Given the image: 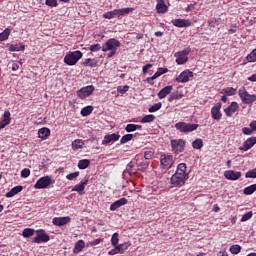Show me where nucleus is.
Listing matches in <instances>:
<instances>
[{"label":"nucleus","instance_id":"8","mask_svg":"<svg viewBox=\"0 0 256 256\" xmlns=\"http://www.w3.org/2000/svg\"><path fill=\"white\" fill-rule=\"evenodd\" d=\"M239 97L242 100V103H245L246 105H249V103H253L254 101H256V96L249 94V92L245 90V87L239 89Z\"/></svg>","mask_w":256,"mask_h":256},{"label":"nucleus","instance_id":"34","mask_svg":"<svg viewBox=\"0 0 256 256\" xmlns=\"http://www.w3.org/2000/svg\"><path fill=\"white\" fill-rule=\"evenodd\" d=\"M83 249H85V241L79 240L74 246L73 253H81Z\"/></svg>","mask_w":256,"mask_h":256},{"label":"nucleus","instance_id":"51","mask_svg":"<svg viewBox=\"0 0 256 256\" xmlns=\"http://www.w3.org/2000/svg\"><path fill=\"white\" fill-rule=\"evenodd\" d=\"M245 177L246 179H256V168L248 171L246 174H245Z\"/></svg>","mask_w":256,"mask_h":256},{"label":"nucleus","instance_id":"10","mask_svg":"<svg viewBox=\"0 0 256 256\" xmlns=\"http://www.w3.org/2000/svg\"><path fill=\"white\" fill-rule=\"evenodd\" d=\"M51 237L49 236V234L45 233V230L40 229L37 231V235L34 238L33 242L34 243H48V241H50Z\"/></svg>","mask_w":256,"mask_h":256},{"label":"nucleus","instance_id":"33","mask_svg":"<svg viewBox=\"0 0 256 256\" xmlns=\"http://www.w3.org/2000/svg\"><path fill=\"white\" fill-rule=\"evenodd\" d=\"M222 95H226L227 97H232L233 95H237V90L233 87H226L220 92Z\"/></svg>","mask_w":256,"mask_h":256},{"label":"nucleus","instance_id":"15","mask_svg":"<svg viewBox=\"0 0 256 256\" xmlns=\"http://www.w3.org/2000/svg\"><path fill=\"white\" fill-rule=\"evenodd\" d=\"M256 145V136L248 138L244 141L243 145L239 148L240 151H249Z\"/></svg>","mask_w":256,"mask_h":256},{"label":"nucleus","instance_id":"55","mask_svg":"<svg viewBox=\"0 0 256 256\" xmlns=\"http://www.w3.org/2000/svg\"><path fill=\"white\" fill-rule=\"evenodd\" d=\"M45 5L47 7H58L59 3H57V0H46Z\"/></svg>","mask_w":256,"mask_h":256},{"label":"nucleus","instance_id":"12","mask_svg":"<svg viewBox=\"0 0 256 256\" xmlns=\"http://www.w3.org/2000/svg\"><path fill=\"white\" fill-rule=\"evenodd\" d=\"M160 163L163 169H171L173 167V156L162 154L160 156Z\"/></svg>","mask_w":256,"mask_h":256},{"label":"nucleus","instance_id":"22","mask_svg":"<svg viewBox=\"0 0 256 256\" xmlns=\"http://www.w3.org/2000/svg\"><path fill=\"white\" fill-rule=\"evenodd\" d=\"M88 183H89V178H87L84 181H81L79 184L75 185L72 188V191H76V193H78V195H83V193L85 191V185H87Z\"/></svg>","mask_w":256,"mask_h":256},{"label":"nucleus","instance_id":"39","mask_svg":"<svg viewBox=\"0 0 256 256\" xmlns=\"http://www.w3.org/2000/svg\"><path fill=\"white\" fill-rule=\"evenodd\" d=\"M229 251L232 255H239V253H241V245L234 244L229 248Z\"/></svg>","mask_w":256,"mask_h":256},{"label":"nucleus","instance_id":"3","mask_svg":"<svg viewBox=\"0 0 256 256\" xmlns=\"http://www.w3.org/2000/svg\"><path fill=\"white\" fill-rule=\"evenodd\" d=\"M175 129L180 133H193V131H196V129H199V124L178 122L175 124Z\"/></svg>","mask_w":256,"mask_h":256},{"label":"nucleus","instance_id":"62","mask_svg":"<svg viewBox=\"0 0 256 256\" xmlns=\"http://www.w3.org/2000/svg\"><path fill=\"white\" fill-rule=\"evenodd\" d=\"M151 67H153V64H146L145 66H143L142 68V73L144 75H147V70L151 69Z\"/></svg>","mask_w":256,"mask_h":256},{"label":"nucleus","instance_id":"26","mask_svg":"<svg viewBox=\"0 0 256 256\" xmlns=\"http://www.w3.org/2000/svg\"><path fill=\"white\" fill-rule=\"evenodd\" d=\"M129 175V177H133V175H137V170H135V164L130 162L126 166V171H124V175Z\"/></svg>","mask_w":256,"mask_h":256},{"label":"nucleus","instance_id":"57","mask_svg":"<svg viewBox=\"0 0 256 256\" xmlns=\"http://www.w3.org/2000/svg\"><path fill=\"white\" fill-rule=\"evenodd\" d=\"M117 91H118V93H121L123 95L124 93H127V91H129V86L128 85L119 86L117 88Z\"/></svg>","mask_w":256,"mask_h":256},{"label":"nucleus","instance_id":"9","mask_svg":"<svg viewBox=\"0 0 256 256\" xmlns=\"http://www.w3.org/2000/svg\"><path fill=\"white\" fill-rule=\"evenodd\" d=\"M94 91L95 86L93 85L82 87L77 91V97H79V99H87V97H91V95H93Z\"/></svg>","mask_w":256,"mask_h":256},{"label":"nucleus","instance_id":"44","mask_svg":"<svg viewBox=\"0 0 256 256\" xmlns=\"http://www.w3.org/2000/svg\"><path fill=\"white\" fill-rule=\"evenodd\" d=\"M9 51H25V45L19 46L18 44H11L9 46Z\"/></svg>","mask_w":256,"mask_h":256},{"label":"nucleus","instance_id":"23","mask_svg":"<svg viewBox=\"0 0 256 256\" xmlns=\"http://www.w3.org/2000/svg\"><path fill=\"white\" fill-rule=\"evenodd\" d=\"M127 205V198H121L110 205V211H117L119 207Z\"/></svg>","mask_w":256,"mask_h":256},{"label":"nucleus","instance_id":"4","mask_svg":"<svg viewBox=\"0 0 256 256\" xmlns=\"http://www.w3.org/2000/svg\"><path fill=\"white\" fill-rule=\"evenodd\" d=\"M189 53H191V48H185L184 50L176 52L174 57H176L177 65H185V63L189 61Z\"/></svg>","mask_w":256,"mask_h":256},{"label":"nucleus","instance_id":"17","mask_svg":"<svg viewBox=\"0 0 256 256\" xmlns=\"http://www.w3.org/2000/svg\"><path fill=\"white\" fill-rule=\"evenodd\" d=\"M191 77H193V72L185 70L181 72L178 77H176V81L177 83H187Z\"/></svg>","mask_w":256,"mask_h":256},{"label":"nucleus","instance_id":"32","mask_svg":"<svg viewBox=\"0 0 256 256\" xmlns=\"http://www.w3.org/2000/svg\"><path fill=\"white\" fill-rule=\"evenodd\" d=\"M130 247H131V242H124L122 244L116 245V249L120 254L125 253V251H127V249H129Z\"/></svg>","mask_w":256,"mask_h":256},{"label":"nucleus","instance_id":"40","mask_svg":"<svg viewBox=\"0 0 256 256\" xmlns=\"http://www.w3.org/2000/svg\"><path fill=\"white\" fill-rule=\"evenodd\" d=\"M256 191V184H252L246 188H244L243 193L244 195H253V193Z\"/></svg>","mask_w":256,"mask_h":256},{"label":"nucleus","instance_id":"54","mask_svg":"<svg viewBox=\"0 0 256 256\" xmlns=\"http://www.w3.org/2000/svg\"><path fill=\"white\" fill-rule=\"evenodd\" d=\"M209 27L215 28L219 25V20L217 18H212L208 21Z\"/></svg>","mask_w":256,"mask_h":256},{"label":"nucleus","instance_id":"6","mask_svg":"<svg viewBox=\"0 0 256 256\" xmlns=\"http://www.w3.org/2000/svg\"><path fill=\"white\" fill-rule=\"evenodd\" d=\"M121 47V42L115 38H110L102 46V51L107 53V51L114 50L117 51V48Z\"/></svg>","mask_w":256,"mask_h":256},{"label":"nucleus","instance_id":"42","mask_svg":"<svg viewBox=\"0 0 256 256\" xmlns=\"http://www.w3.org/2000/svg\"><path fill=\"white\" fill-rule=\"evenodd\" d=\"M153 121H155V115L148 114L141 119L140 123H153Z\"/></svg>","mask_w":256,"mask_h":256},{"label":"nucleus","instance_id":"2","mask_svg":"<svg viewBox=\"0 0 256 256\" xmlns=\"http://www.w3.org/2000/svg\"><path fill=\"white\" fill-rule=\"evenodd\" d=\"M135 8H121L114 9L113 11H108L103 14L104 19H115V17H123V15H129V13H133Z\"/></svg>","mask_w":256,"mask_h":256},{"label":"nucleus","instance_id":"19","mask_svg":"<svg viewBox=\"0 0 256 256\" xmlns=\"http://www.w3.org/2000/svg\"><path fill=\"white\" fill-rule=\"evenodd\" d=\"M172 24L174 25V27H179V28L191 27V25H193L191 20H189V19H181V18H177V19L173 20Z\"/></svg>","mask_w":256,"mask_h":256},{"label":"nucleus","instance_id":"52","mask_svg":"<svg viewBox=\"0 0 256 256\" xmlns=\"http://www.w3.org/2000/svg\"><path fill=\"white\" fill-rule=\"evenodd\" d=\"M251 217H253V212L249 211L242 216L240 221H241V223H245V221H249V219H251Z\"/></svg>","mask_w":256,"mask_h":256},{"label":"nucleus","instance_id":"20","mask_svg":"<svg viewBox=\"0 0 256 256\" xmlns=\"http://www.w3.org/2000/svg\"><path fill=\"white\" fill-rule=\"evenodd\" d=\"M121 135L119 134H109V135H105L104 139L102 140V145H109V143H115V141H119Z\"/></svg>","mask_w":256,"mask_h":256},{"label":"nucleus","instance_id":"43","mask_svg":"<svg viewBox=\"0 0 256 256\" xmlns=\"http://www.w3.org/2000/svg\"><path fill=\"white\" fill-rule=\"evenodd\" d=\"M22 235L25 238L33 237V235H35V230L31 228H26L23 230Z\"/></svg>","mask_w":256,"mask_h":256},{"label":"nucleus","instance_id":"27","mask_svg":"<svg viewBox=\"0 0 256 256\" xmlns=\"http://www.w3.org/2000/svg\"><path fill=\"white\" fill-rule=\"evenodd\" d=\"M83 67H98L99 66V61L95 58H88L85 59V61L82 63Z\"/></svg>","mask_w":256,"mask_h":256},{"label":"nucleus","instance_id":"45","mask_svg":"<svg viewBox=\"0 0 256 256\" xmlns=\"http://www.w3.org/2000/svg\"><path fill=\"white\" fill-rule=\"evenodd\" d=\"M133 140V134H125L120 139L121 145H125V143H129V141Z\"/></svg>","mask_w":256,"mask_h":256},{"label":"nucleus","instance_id":"25","mask_svg":"<svg viewBox=\"0 0 256 256\" xmlns=\"http://www.w3.org/2000/svg\"><path fill=\"white\" fill-rule=\"evenodd\" d=\"M173 91V86H165L158 92V99H165Z\"/></svg>","mask_w":256,"mask_h":256},{"label":"nucleus","instance_id":"38","mask_svg":"<svg viewBox=\"0 0 256 256\" xmlns=\"http://www.w3.org/2000/svg\"><path fill=\"white\" fill-rule=\"evenodd\" d=\"M81 115L82 117H88L91 113H93V106H86L81 109Z\"/></svg>","mask_w":256,"mask_h":256},{"label":"nucleus","instance_id":"1","mask_svg":"<svg viewBox=\"0 0 256 256\" xmlns=\"http://www.w3.org/2000/svg\"><path fill=\"white\" fill-rule=\"evenodd\" d=\"M80 59H83V52L81 50L70 51L65 55L64 63L69 65V67H73V65L79 63Z\"/></svg>","mask_w":256,"mask_h":256},{"label":"nucleus","instance_id":"5","mask_svg":"<svg viewBox=\"0 0 256 256\" xmlns=\"http://www.w3.org/2000/svg\"><path fill=\"white\" fill-rule=\"evenodd\" d=\"M55 181L51 176H44L38 179L34 185V189H47L49 186L53 185Z\"/></svg>","mask_w":256,"mask_h":256},{"label":"nucleus","instance_id":"59","mask_svg":"<svg viewBox=\"0 0 256 256\" xmlns=\"http://www.w3.org/2000/svg\"><path fill=\"white\" fill-rule=\"evenodd\" d=\"M4 121H8V123H11V112L9 110H6L3 114Z\"/></svg>","mask_w":256,"mask_h":256},{"label":"nucleus","instance_id":"46","mask_svg":"<svg viewBox=\"0 0 256 256\" xmlns=\"http://www.w3.org/2000/svg\"><path fill=\"white\" fill-rule=\"evenodd\" d=\"M139 171H145L149 167V162L147 160H142L140 163L137 164Z\"/></svg>","mask_w":256,"mask_h":256},{"label":"nucleus","instance_id":"7","mask_svg":"<svg viewBox=\"0 0 256 256\" xmlns=\"http://www.w3.org/2000/svg\"><path fill=\"white\" fill-rule=\"evenodd\" d=\"M171 149L175 153V155H179V153H183L185 151V140L183 139H174L171 140Z\"/></svg>","mask_w":256,"mask_h":256},{"label":"nucleus","instance_id":"14","mask_svg":"<svg viewBox=\"0 0 256 256\" xmlns=\"http://www.w3.org/2000/svg\"><path fill=\"white\" fill-rule=\"evenodd\" d=\"M175 174L182 177L183 179H189V172H187V164H178Z\"/></svg>","mask_w":256,"mask_h":256},{"label":"nucleus","instance_id":"29","mask_svg":"<svg viewBox=\"0 0 256 256\" xmlns=\"http://www.w3.org/2000/svg\"><path fill=\"white\" fill-rule=\"evenodd\" d=\"M183 97H185V94H183V91L177 90L170 95V97L168 98V101L171 103L175 100L183 99Z\"/></svg>","mask_w":256,"mask_h":256},{"label":"nucleus","instance_id":"61","mask_svg":"<svg viewBox=\"0 0 256 256\" xmlns=\"http://www.w3.org/2000/svg\"><path fill=\"white\" fill-rule=\"evenodd\" d=\"M11 124V122H8L7 120H2V121H0V131H1V129H5L6 127H7V125H10Z\"/></svg>","mask_w":256,"mask_h":256},{"label":"nucleus","instance_id":"24","mask_svg":"<svg viewBox=\"0 0 256 256\" xmlns=\"http://www.w3.org/2000/svg\"><path fill=\"white\" fill-rule=\"evenodd\" d=\"M156 11L157 13H167V11H169L165 0H157Z\"/></svg>","mask_w":256,"mask_h":256},{"label":"nucleus","instance_id":"31","mask_svg":"<svg viewBox=\"0 0 256 256\" xmlns=\"http://www.w3.org/2000/svg\"><path fill=\"white\" fill-rule=\"evenodd\" d=\"M85 147V142L81 139H76L72 142L73 151H79V149H83Z\"/></svg>","mask_w":256,"mask_h":256},{"label":"nucleus","instance_id":"36","mask_svg":"<svg viewBox=\"0 0 256 256\" xmlns=\"http://www.w3.org/2000/svg\"><path fill=\"white\" fill-rule=\"evenodd\" d=\"M248 63H255L256 62V48L253 49L247 56H246Z\"/></svg>","mask_w":256,"mask_h":256},{"label":"nucleus","instance_id":"21","mask_svg":"<svg viewBox=\"0 0 256 256\" xmlns=\"http://www.w3.org/2000/svg\"><path fill=\"white\" fill-rule=\"evenodd\" d=\"M224 177L229 181H237L241 179V172H235L233 170H227L224 172Z\"/></svg>","mask_w":256,"mask_h":256},{"label":"nucleus","instance_id":"58","mask_svg":"<svg viewBox=\"0 0 256 256\" xmlns=\"http://www.w3.org/2000/svg\"><path fill=\"white\" fill-rule=\"evenodd\" d=\"M78 176H79V172H73L68 174L66 176V179H68V181H73V179H77Z\"/></svg>","mask_w":256,"mask_h":256},{"label":"nucleus","instance_id":"60","mask_svg":"<svg viewBox=\"0 0 256 256\" xmlns=\"http://www.w3.org/2000/svg\"><path fill=\"white\" fill-rule=\"evenodd\" d=\"M242 133L244 135H253V130H251V128L244 127V128H242Z\"/></svg>","mask_w":256,"mask_h":256},{"label":"nucleus","instance_id":"18","mask_svg":"<svg viewBox=\"0 0 256 256\" xmlns=\"http://www.w3.org/2000/svg\"><path fill=\"white\" fill-rule=\"evenodd\" d=\"M53 225L56 227H63V225H67V223H71V218L69 216L65 217H55L52 220Z\"/></svg>","mask_w":256,"mask_h":256},{"label":"nucleus","instance_id":"13","mask_svg":"<svg viewBox=\"0 0 256 256\" xmlns=\"http://www.w3.org/2000/svg\"><path fill=\"white\" fill-rule=\"evenodd\" d=\"M187 179L183 178L182 176H178V174H173L170 178V183L173 187H183Z\"/></svg>","mask_w":256,"mask_h":256},{"label":"nucleus","instance_id":"56","mask_svg":"<svg viewBox=\"0 0 256 256\" xmlns=\"http://www.w3.org/2000/svg\"><path fill=\"white\" fill-rule=\"evenodd\" d=\"M29 175H31V170L29 168H24L21 171V177H23V179H27V177H29Z\"/></svg>","mask_w":256,"mask_h":256},{"label":"nucleus","instance_id":"49","mask_svg":"<svg viewBox=\"0 0 256 256\" xmlns=\"http://www.w3.org/2000/svg\"><path fill=\"white\" fill-rule=\"evenodd\" d=\"M89 51H91L92 53H97V51H103V47H101V44L99 43L92 44L89 47Z\"/></svg>","mask_w":256,"mask_h":256},{"label":"nucleus","instance_id":"63","mask_svg":"<svg viewBox=\"0 0 256 256\" xmlns=\"http://www.w3.org/2000/svg\"><path fill=\"white\" fill-rule=\"evenodd\" d=\"M157 71L159 72L160 75H165V73H169V69L163 67L158 68Z\"/></svg>","mask_w":256,"mask_h":256},{"label":"nucleus","instance_id":"37","mask_svg":"<svg viewBox=\"0 0 256 256\" xmlns=\"http://www.w3.org/2000/svg\"><path fill=\"white\" fill-rule=\"evenodd\" d=\"M11 35V29L6 28L3 32L0 33V41H7Z\"/></svg>","mask_w":256,"mask_h":256},{"label":"nucleus","instance_id":"47","mask_svg":"<svg viewBox=\"0 0 256 256\" xmlns=\"http://www.w3.org/2000/svg\"><path fill=\"white\" fill-rule=\"evenodd\" d=\"M161 107H163V104L161 102H158V103L152 105L148 109V111H149V113H155V112L159 111V109H161Z\"/></svg>","mask_w":256,"mask_h":256},{"label":"nucleus","instance_id":"35","mask_svg":"<svg viewBox=\"0 0 256 256\" xmlns=\"http://www.w3.org/2000/svg\"><path fill=\"white\" fill-rule=\"evenodd\" d=\"M91 165V161L89 159H82L78 162V169H87Z\"/></svg>","mask_w":256,"mask_h":256},{"label":"nucleus","instance_id":"30","mask_svg":"<svg viewBox=\"0 0 256 256\" xmlns=\"http://www.w3.org/2000/svg\"><path fill=\"white\" fill-rule=\"evenodd\" d=\"M23 191V186H16L13 187L9 192L6 193V197L10 199L11 197H15L18 193H21Z\"/></svg>","mask_w":256,"mask_h":256},{"label":"nucleus","instance_id":"11","mask_svg":"<svg viewBox=\"0 0 256 256\" xmlns=\"http://www.w3.org/2000/svg\"><path fill=\"white\" fill-rule=\"evenodd\" d=\"M221 107V102H218L211 108V117L214 119V121H221V117H223V114L221 113Z\"/></svg>","mask_w":256,"mask_h":256},{"label":"nucleus","instance_id":"64","mask_svg":"<svg viewBox=\"0 0 256 256\" xmlns=\"http://www.w3.org/2000/svg\"><path fill=\"white\" fill-rule=\"evenodd\" d=\"M19 65H21V62H13L12 71H19Z\"/></svg>","mask_w":256,"mask_h":256},{"label":"nucleus","instance_id":"41","mask_svg":"<svg viewBox=\"0 0 256 256\" xmlns=\"http://www.w3.org/2000/svg\"><path fill=\"white\" fill-rule=\"evenodd\" d=\"M153 155H155V151L153 150V148L144 151V159L146 161H149V159H153Z\"/></svg>","mask_w":256,"mask_h":256},{"label":"nucleus","instance_id":"48","mask_svg":"<svg viewBox=\"0 0 256 256\" xmlns=\"http://www.w3.org/2000/svg\"><path fill=\"white\" fill-rule=\"evenodd\" d=\"M119 244V233L115 232L111 237V245L112 247H117Z\"/></svg>","mask_w":256,"mask_h":256},{"label":"nucleus","instance_id":"16","mask_svg":"<svg viewBox=\"0 0 256 256\" xmlns=\"http://www.w3.org/2000/svg\"><path fill=\"white\" fill-rule=\"evenodd\" d=\"M239 111V103L232 102L227 108L224 109V113L226 117H233L234 113Z\"/></svg>","mask_w":256,"mask_h":256},{"label":"nucleus","instance_id":"53","mask_svg":"<svg viewBox=\"0 0 256 256\" xmlns=\"http://www.w3.org/2000/svg\"><path fill=\"white\" fill-rule=\"evenodd\" d=\"M125 131H126L127 133H133V131H137L136 124H128V125L125 127Z\"/></svg>","mask_w":256,"mask_h":256},{"label":"nucleus","instance_id":"28","mask_svg":"<svg viewBox=\"0 0 256 256\" xmlns=\"http://www.w3.org/2000/svg\"><path fill=\"white\" fill-rule=\"evenodd\" d=\"M50 135H51V130L49 128L44 127L38 130V137L40 139H43V140L48 139Z\"/></svg>","mask_w":256,"mask_h":256},{"label":"nucleus","instance_id":"50","mask_svg":"<svg viewBox=\"0 0 256 256\" xmlns=\"http://www.w3.org/2000/svg\"><path fill=\"white\" fill-rule=\"evenodd\" d=\"M193 149H202L203 148V140L202 139H196L192 142Z\"/></svg>","mask_w":256,"mask_h":256}]
</instances>
